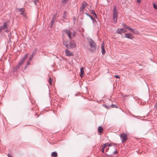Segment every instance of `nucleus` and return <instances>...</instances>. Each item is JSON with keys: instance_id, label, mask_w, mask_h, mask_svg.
Wrapping results in <instances>:
<instances>
[{"instance_id": "7c9ffc66", "label": "nucleus", "mask_w": 157, "mask_h": 157, "mask_svg": "<svg viewBox=\"0 0 157 157\" xmlns=\"http://www.w3.org/2000/svg\"><path fill=\"white\" fill-rule=\"evenodd\" d=\"M153 6L155 9H157V6L155 4H153Z\"/></svg>"}, {"instance_id": "423d86ee", "label": "nucleus", "mask_w": 157, "mask_h": 157, "mask_svg": "<svg viewBox=\"0 0 157 157\" xmlns=\"http://www.w3.org/2000/svg\"><path fill=\"white\" fill-rule=\"evenodd\" d=\"M69 44H70L69 46L70 48H73L75 47L76 44L74 41H72Z\"/></svg>"}, {"instance_id": "9b49d317", "label": "nucleus", "mask_w": 157, "mask_h": 157, "mask_svg": "<svg viewBox=\"0 0 157 157\" xmlns=\"http://www.w3.org/2000/svg\"><path fill=\"white\" fill-rule=\"evenodd\" d=\"M7 27L8 25L7 23L6 22H4L3 23V25L1 26L0 27L3 30L5 29H6L7 28Z\"/></svg>"}, {"instance_id": "ddd939ff", "label": "nucleus", "mask_w": 157, "mask_h": 157, "mask_svg": "<svg viewBox=\"0 0 157 157\" xmlns=\"http://www.w3.org/2000/svg\"><path fill=\"white\" fill-rule=\"evenodd\" d=\"M80 76L82 78L84 75V69L82 67L80 69Z\"/></svg>"}, {"instance_id": "dca6fc26", "label": "nucleus", "mask_w": 157, "mask_h": 157, "mask_svg": "<svg viewBox=\"0 0 157 157\" xmlns=\"http://www.w3.org/2000/svg\"><path fill=\"white\" fill-rule=\"evenodd\" d=\"M51 156L53 157H57L58 156L57 153L56 151L53 152L51 154Z\"/></svg>"}, {"instance_id": "f3484780", "label": "nucleus", "mask_w": 157, "mask_h": 157, "mask_svg": "<svg viewBox=\"0 0 157 157\" xmlns=\"http://www.w3.org/2000/svg\"><path fill=\"white\" fill-rule=\"evenodd\" d=\"M90 12L92 13L93 15L96 18L97 17V16L95 13V11L94 10H90Z\"/></svg>"}, {"instance_id": "9d476101", "label": "nucleus", "mask_w": 157, "mask_h": 157, "mask_svg": "<svg viewBox=\"0 0 157 157\" xmlns=\"http://www.w3.org/2000/svg\"><path fill=\"white\" fill-rule=\"evenodd\" d=\"M21 65V64H19V63L15 67L13 70V71L14 72H15L17 71V70L19 69L20 67V66Z\"/></svg>"}, {"instance_id": "c03bdc74", "label": "nucleus", "mask_w": 157, "mask_h": 157, "mask_svg": "<svg viewBox=\"0 0 157 157\" xmlns=\"http://www.w3.org/2000/svg\"><path fill=\"white\" fill-rule=\"evenodd\" d=\"M85 14H86V15H87V16H89V14H88V13H85Z\"/></svg>"}, {"instance_id": "58836bf2", "label": "nucleus", "mask_w": 157, "mask_h": 157, "mask_svg": "<svg viewBox=\"0 0 157 157\" xmlns=\"http://www.w3.org/2000/svg\"><path fill=\"white\" fill-rule=\"evenodd\" d=\"M72 53L69 51V56L72 55Z\"/></svg>"}, {"instance_id": "37998d69", "label": "nucleus", "mask_w": 157, "mask_h": 157, "mask_svg": "<svg viewBox=\"0 0 157 157\" xmlns=\"http://www.w3.org/2000/svg\"><path fill=\"white\" fill-rule=\"evenodd\" d=\"M33 2L34 3V4L35 5H36V1H35V0L33 1Z\"/></svg>"}, {"instance_id": "e433bc0d", "label": "nucleus", "mask_w": 157, "mask_h": 157, "mask_svg": "<svg viewBox=\"0 0 157 157\" xmlns=\"http://www.w3.org/2000/svg\"><path fill=\"white\" fill-rule=\"evenodd\" d=\"M115 77L117 78H120L119 76L117 75H115Z\"/></svg>"}, {"instance_id": "5701e85b", "label": "nucleus", "mask_w": 157, "mask_h": 157, "mask_svg": "<svg viewBox=\"0 0 157 157\" xmlns=\"http://www.w3.org/2000/svg\"><path fill=\"white\" fill-rule=\"evenodd\" d=\"M113 20L114 22V23H115L117 21V16L115 17L114 16H113Z\"/></svg>"}, {"instance_id": "f8f14e48", "label": "nucleus", "mask_w": 157, "mask_h": 157, "mask_svg": "<svg viewBox=\"0 0 157 157\" xmlns=\"http://www.w3.org/2000/svg\"><path fill=\"white\" fill-rule=\"evenodd\" d=\"M101 49L102 54L103 55L105 54V51L104 48V45L103 43V44L101 45Z\"/></svg>"}, {"instance_id": "bb28decb", "label": "nucleus", "mask_w": 157, "mask_h": 157, "mask_svg": "<svg viewBox=\"0 0 157 157\" xmlns=\"http://www.w3.org/2000/svg\"><path fill=\"white\" fill-rule=\"evenodd\" d=\"M65 51L66 55L67 56H69V50L67 49H66Z\"/></svg>"}, {"instance_id": "a211bd4d", "label": "nucleus", "mask_w": 157, "mask_h": 157, "mask_svg": "<svg viewBox=\"0 0 157 157\" xmlns=\"http://www.w3.org/2000/svg\"><path fill=\"white\" fill-rule=\"evenodd\" d=\"M75 32H73V33H71L69 31V39H71L72 38V37L73 36H74L75 35Z\"/></svg>"}, {"instance_id": "393cba45", "label": "nucleus", "mask_w": 157, "mask_h": 157, "mask_svg": "<svg viewBox=\"0 0 157 157\" xmlns=\"http://www.w3.org/2000/svg\"><path fill=\"white\" fill-rule=\"evenodd\" d=\"M67 14H66V11H65L63 12V18L64 19H66V17Z\"/></svg>"}, {"instance_id": "a18cd8bd", "label": "nucleus", "mask_w": 157, "mask_h": 157, "mask_svg": "<svg viewBox=\"0 0 157 157\" xmlns=\"http://www.w3.org/2000/svg\"><path fill=\"white\" fill-rule=\"evenodd\" d=\"M8 157H12V155H10V154L8 155Z\"/></svg>"}, {"instance_id": "09e8293b", "label": "nucleus", "mask_w": 157, "mask_h": 157, "mask_svg": "<svg viewBox=\"0 0 157 157\" xmlns=\"http://www.w3.org/2000/svg\"><path fill=\"white\" fill-rule=\"evenodd\" d=\"M36 115H37V114H36Z\"/></svg>"}, {"instance_id": "473e14b6", "label": "nucleus", "mask_w": 157, "mask_h": 157, "mask_svg": "<svg viewBox=\"0 0 157 157\" xmlns=\"http://www.w3.org/2000/svg\"><path fill=\"white\" fill-rule=\"evenodd\" d=\"M68 1V0H63L62 1V2L66 3Z\"/></svg>"}, {"instance_id": "cd10ccee", "label": "nucleus", "mask_w": 157, "mask_h": 157, "mask_svg": "<svg viewBox=\"0 0 157 157\" xmlns=\"http://www.w3.org/2000/svg\"><path fill=\"white\" fill-rule=\"evenodd\" d=\"M48 82L51 85L52 83V78H50L49 80H48Z\"/></svg>"}, {"instance_id": "2f4dec72", "label": "nucleus", "mask_w": 157, "mask_h": 157, "mask_svg": "<svg viewBox=\"0 0 157 157\" xmlns=\"http://www.w3.org/2000/svg\"><path fill=\"white\" fill-rule=\"evenodd\" d=\"M114 144H107L108 146H112L113 145H114Z\"/></svg>"}, {"instance_id": "c85d7f7f", "label": "nucleus", "mask_w": 157, "mask_h": 157, "mask_svg": "<svg viewBox=\"0 0 157 157\" xmlns=\"http://www.w3.org/2000/svg\"><path fill=\"white\" fill-rule=\"evenodd\" d=\"M28 55L27 54H26L25 55L24 57L22 58H23L24 59H25L26 60L28 57Z\"/></svg>"}, {"instance_id": "f03ea898", "label": "nucleus", "mask_w": 157, "mask_h": 157, "mask_svg": "<svg viewBox=\"0 0 157 157\" xmlns=\"http://www.w3.org/2000/svg\"><path fill=\"white\" fill-rule=\"evenodd\" d=\"M87 3L86 2H84L82 3V4L80 8V13L81 14L83 13V11L84 9L87 5Z\"/></svg>"}, {"instance_id": "c756f323", "label": "nucleus", "mask_w": 157, "mask_h": 157, "mask_svg": "<svg viewBox=\"0 0 157 157\" xmlns=\"http://www.w3.org/2000/svg\"><path fill=\"white\" fill-rule=\"evenodd\" d=\"M107 144H104L103 145H102V148H105V147H106V145H107Z\"/></svg>"}, {"instance_id": "de8ad7c7", "label": "nucleus", "mask_w": 157, "mask_h": 157, "mask_svg": "<svg viewBox=\"0 0 157 157\" xmlns=\"http://www.w3.org/2000/svg\"><path fill=\"white\" fill-rule=\"evenodd\" d=\"M35 1H36V2H38L39 1V0H36Z\"/></svg>"}, {"instance_id": "6ab92c4d", "label": "nucleus", "mask_w": 157, "mask_h": 157, "mask_svg": "<svg viewBox=\"0 0 157 157\" xmlns=\"http://www.w3.org/2000/svg\"><path fill=\"white\" fill-rule=\"evenodd\" d=\"M63 45L66 47L68 48V43L67 41H64L63 42Z\"/></svg>"}, {"instance_id": "a19ab883", "label": "nucleus", "mask_w": 157, "mask_h": 157, "mask_svg": "<svg viewBox=\"0 0 157 157\" xmlns=\"http://www.w3.org/2000/svg\"><path fill=\"white\" fill-rule=\"evenodd\" d=\"M104 149H105V148L103 149V148L102 147V152L103 153H104Z\"/></svg>"}, {"instance_id": "412c9836", "label": "nucleus", "mask_w": 157, "mask_h": 157, "mask_svg": "<svg viewBox=\"0 0 157 157\" xmlns=\"http://www.w3.org/2000/svg\"><path fill=\"white\" fill-rule=\"evenodd\" d=\"M113 149H115V150L114 151H113V154L110 155L111 156V155H115L116 153H117V149L115 148V147H113Z\"/></svg>"}, {"instance_id": "1a4fd4ad", "label": "nucleus", "mask_w": 157, "mask_h": 157, "mask_svg": "<svg viewBox=\"0 0 157 157\" xmlns=\"http://www.w3.org/2000/svg\"><path fill=\"white\" fill-rule=\"evenodd\" d=\"M19 11L20 12V13H19V14L22 15L23 16L25 17H26V15H25L24 14V12L25 11V10L23 8H21L19 9Z\"/></svg>"}, {"instance_id": "a878e982", "label": "nucleus", "mask_w": 157, "mask_h": 157, "mask_svg": "<svg viewBox=\"0 0 157 157\" xmlns=\"http://www.w3.org/2000/svg\"><path fill=\"white\" fill-rule=\"evenodd\" d=\"M33 55H31L29 57V58L28 60V61H29L30 62L31 61H32L33 58Z\"/></svg>"}, {"instance_id": "4468645a", "label": "nucleus", "mask_w": 157, "mask_h": 157, "mask_svg": "<svg viewBox=\"0 0 157 157\" xmlns=\"http://www.w3.org/2000/svg\"><path fill=\"white\" fill-rule=\"evenodd\" d=\"M55 19H56L55 15H54L53 16V17L52 20L51 22V27L52 26L53 23L55 21Z\"/></svg>"}, {"instance_id": "20e7f679", "label": "nucleus", "mask_w": 157, "mask_h": 157, "mask_svg": "<svg viewBox=\"0 0 157 157\" xmlns=\"http://www.w3.org/2000/svg\"><path fill=\"white\" fill-rule=\"evenodd\" d=\"M126 32V30L125 29L121 28V29H118L117 30V33L119 34H121L122 33H124Z\"/></svg>"}, {"instance_id": "2eb2a0df", "label": "nucleus", "mask_w": 157, "mask_h": 157, "mask_svg": "<svg viewBox=\"0 0 157 157\" xmlns=\"http://www.w3.org/2000/svg\"><path fill=\"white\" fill-rule=\"evenodd\" d=\"M103 128L101 126H99L98 128V131L100 133L102 132Z\"/></svg>"}, {"instance_id": "b1692460", "label": "nucleus", "mask_w": 157, "mask_h": 157, "mask_svg": "<svg viewBox=\"0 0 157 157\" xmlns=\"http://www.w3.org/2000/svg\"><path fill=\"white\" fill-rule=\"evenodd\" d=\"M30 61H28L27 63L26 64V65L25 67V69H26L27 68V67L30 64Z\"/></svg>"}, {"instance_id": "4be33fe9", "label": "nucleus", "mask_w": 157, "mask_h": 157, "mask_svg": "<svg viewBox=\"0 0 157 157\" xmlns=\"http://www.w3.org/2000/svg\"><path fill=\"white\" fill-rule=\"evenodd\" d=\"M25 60L22 58L21 60L19 62V64H21V65L23 63Z\"/></svg>"}, {"instance_id": "6e6552de", "label": "nucleus", "mask_w": 157, "mask_h": 157, "mask_svg": "<svg viewBox=\"0 0 157 157\" xmlns=\"http://www.w3.org/2000/svg\"><path fill=\"white\" fill-rule=\"evenodd\" d=\"M113 16H114L115 17L117 16L118 15V13H117L116 8V7L115 6L113 8Z\"/></svg>"}, {"instance_id": "f704fd0d", "label": "nucleus", "mask_w": 157, "mask_h": 157, "mask_svg": "<svg viewBox=\"0 0 157 157\" xmlns=\"http://www.w3.org/2000/svg\"><path fill=\"white\" fill-rule=\"evenodd\" d=\"M66 32L67 34V35L68 36H69V30L66 31Z\"/></svg>"}, {"instance_id": "0eeeda50", "label": "nucleus", "mask_w": 157, "mask_h": 157, "mask_svg": "<svg viewBox=\"0 0 157 157\" xmlns=\"http://www.w3.org/2000/svg\"><path fill=\"white\" fill-rule=\"evenodd\" d=\"M125 38L130 39H132L133 37L132 35L130 33H125Z\"/></svg>"}, {"instance_id": "f257e3e1", "label": "nucleus", "mask_w": 157, "mask_h": 157, "mask_svg": "<svg viewBox=\"0 0 157 157\" xmlns=\"http://www.w3.org/2000/svg\"><path fill=\"white\" fill-rule=\"evenodd\" d=\"M89 44L90 48L91 51L93 52L96 49V44L91 39H90L89 42Z\"/></svg>"}, {"instance_id": "c9c22d12", "label": "nucleus", "mask_w": 157, "mask_h": 157, "mask_svg": "<svg viewBox=\"0 0 157 157\" xmlns=\"http://www.w3.org/2000/svg\"><path fill=\"white\" fill-rule=\"evenodd\" d=\"M112 106L113 107H115V108H116L117 107V106L115 105H112Z\"/></svg>"}, {"instance_id": "4c0bfd02", "label": "nucleus", "mask_w": 157, "mask_h": 157, "mask_svg": "<svg viewBox=\"0 0 157 157\" xmlns=\"http://www.w3.org/2000/svg\"><path fill=\"white\" fill-rule=\"evenodd\" d=\"M93 21V23H94L95 22H96V20H95L94 18L93 20H92Z\"/></svg>"}, {"instance_id": "39448f33", "label": "nucleus", "mask_w": 157, "mask_h": 157, "mask_svg": "<svg viewBox=\"0 0 157 157\" xmlns=\"http://www.w3.org/2000/svg\"><path fill=\"white\" fill-rule=\"evenodd\" d=\"M124 26L126 29H128L129 31H133L134 33H138L137 31L134 32V29H133L130 27L129 26H127L126 25H124Z\"/></svg>"}, {"instance_id": "79ce46f5", "label": "nucleus", "mask_w": 157, "mask_h": 157, "mask_svg": "<svg viewBox=\"0 0 157 157\" xmlns=\"http://www.w3.org/2000/svg\"><path fill=\"white\" fill-rule=\"evenodd\" d=\"M2 30L3 29H2L0 27V33L2 32Z\"/></svg>"}, {"instance_id": "aec40b11", "label": "nucleus", "mask_w": 157, "mask_h": 157, "mask_svg": "<svg viewBox=\"0 0 157 157\" xmlns=\"http://www.w3.org/2000/svg\"><path fill=\"white\" fill-rule=\"evenodd\" d=\"M37 48H35L33 51V52L32 54L31 55H33V56H34L36 54L37 51Z\"/></svg>"}, {"instance_id": "7ed1b4c3", "label": "nucleus", "mask_w": 157, "mask_h": 157, "mask_svg": "<svg viewBox=\"0 0 157 157\" xmlns=\"http://www.w3.org/2000/svg\"><path fill=\"white\" fill-rule=\"evenodd\" d=\"M121 139L122 140V143L125 142L127 140L126 134L124 133L121 134Z\"/></svg>"}, {"instance_id": "72a5a7b5", "label": "nucleus", "mask_w": 157, "mask_h": 157, "mask_svg": "<svg viewBox=\"0 0 157 157\" xmlns=\"http://www.w3.org/2000/svg\"><path fill=\"white\" fill-rule=\"evenodd\" d=\"M91 20L93 19V18L89 14V15L88 16Z\"/></svg>"}, {"instance_id": "ea45409f", "label": "nucleus", "mask_w": 157, "mask_h": 157, "mask_svg": "<svg viewBox=\"0 0 157 157\" xmlns=\"http://www.w3.org/2000/svg\"><path fill=\"white\" fill-rule=\"evenodd\" d=\"M141 2L140 0H137V2L138 3H140Z\"/></svg>"}, {"instance_id": "49530a36", "label": "nucleus", "mask_w": 157, "mask_h": 157, "mask_svg": "<svg viewBox=\"0 0 157 157\" xmlns=\"http://www.w3.org/2000/svg\"><path fill=\"white\" fill-rule=\"evenodd\" d=\"M8 31V29H6V30H5V31L6 32H7Z\"/></svg>"}]
</instances>
